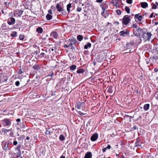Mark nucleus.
I'll return each instance as SVG.
<instances>
[{
	"label": "nucleus",
	"instance_id": "6e6552de",
	"mask_svg": "<svg viewBox=\"0 0 158 158\" xmlns=\"http://www.w3.org/2000/svg\"><path fill=\"white\" fill-rule=\"evenodd\" d=\"M134 42L133 41L128 43L125 46L126 50L131 48L133 46Z\"/></svg>",
	"mask_w": 158,
	"mask_h": 158
},
{
	"label": "nucleus",
	"instance_id": "680f3d73",
	"mask_svg": "<svg viewBox=\"0 0 158 158\" xmlns=\"http://www.w3.org/2000/svg\"><path fill=\"white\" fill-rule=\"evenodd\" d=\"M137 127L135 125H134L133 127V129L134 130H135L137 129Z\"/></svg>",
	"mask_w": 158,
	"mask_h": 158
},
{
	"label": "nucleus",
	"instance_id": "1a4fd4ad",
	"mask_svg": "<svg viewBox=\"0 0 158 158\" xmlns=\"http://www.w3.org/2000/svg\"><path fill=\"white\" fill-rule=\"evenodd\" d=\"M98 137V135L97 133H95L91 137L90 139L92 141L96 140Z\"/></svg>",
	"mask_w": 158,
	"mask_h": 158
},
{
	"label": "nucleus",
	"instance_id": "9b49d317",
	"mask_svg": "<svg viewBox=\"0 0 158 158\" xmlns=\"http://www.w3.org/2000/svg\"><path fill=\"white\" fill-rule=\"evenodd\" d=\"M69 40L71 42L69 44H71L70 47H72L73 46V44H74L77 42L76 39L74 38H72L71 39H69Z\"/></svg>",
	"mask_w": 158,
	"mask_h": 158
},
{
	"label": "nucleus",
	"instance_id": "4d7b16f0",
	"mask_svg": "<svg viewBox=\"0 0 158 158\" xmlns=\"http://www.w3.org/2000/svg\"><path fill=\"white\" fill-rule=\"evenodd\" d=\"M16 149H17V150L19 152V151H20V146L19 145V146H18L17 148Z\"/></svg>",
	"mask_w": 158,
	"mask_h": 158
},
{
	"label": "nucleus",
	"instance_id": "8fccbe9b",
	"mask_svg": "<svg viewBox=\"0 0 158 158\" xmlns=\"http://www.w3.org/2000/svg\"><path fill=\"white\" fill-rule=\"evenodd\" d=\"M157 8V6L156 4H154L152 7V9H156Z\"/></svg>",
	"mask_w": 158,
	"mask_h": 158
},
{
	"label": "nucleus",
	"instance_id": "a19ab883",
	"mask_svg": "<svg viewBox=\"0 0 158 158\" xmlns=\"http://www.w3.org/2000/svg\"><path fill=\"white\" fill-rule=\"evenodd\" d=\"M40 56L41 57H46V56L45 54V53L44 52H42L40 54V55L39 56Z\"/></svg>",
	"mask_w": 158,
	"mask_h": 158
},
{
	"label": "nucleus",
	"instance_id": "f3484780",
	"mask_svg": "<svg viewBox=\"0 0 158 158\" xmlns=\"http://www.w3.org/2000/svg\"><path fill=\"white\" fill-rule=\"evenodd\" d=\"M56 9H57L58 11L61 12L63 10V8L61 7L60 4H57L56 6Z\"/></svg>",
	"mask_w": 158,
	"mask_h": 158
},
{
	"label": "nucleus",
	"instance_id": "864d4df0",
	"mask_svg": "<svg viewBox=\"0 0 158 158\" xmlns=\"http://www.w3.org/2000/svg\"><path fill=\"white\" fill-rule=\"evenodd\" d=\"M81 10V7H78L77 10V11L80 12Z\"/></svg>",
	"mask_w": 158,
	"mask_h": 158
},
{
	"label": "nucleus",
	"instance_id": "f704fd0d",
	"mask_svg": "<svg viewBox=\"0 0 158 158\" xmlns=\"http://www.w3.org/2000/svg\"><path fill=\"white\" fill-rule=\"evenodd\" d=\"M77 68V66L74 65H73L70 66V69L71 70H74Z\"/></svg>",
	"mask_w": 158,
	"mask_h": 158
},
{
	"label": "nucleus",
	"instance_id": "4be33fe9",
	"mask_svg": "<svg viewBox=\"0 0 158 158\" xmlns=\"http://www.w3.org/2000/svg\"><path fill=\"white\" fill-rule=\"evenodd\" d=\"M33 68L35 70H39L40 69V67L38 64L34 65L33 66Z\"/></svg>",
	"mask_w": 158,
	"mask_h": 158
},
{
	"label": "nucleus",
	"instance_id": "58836bf2",
	"mask_svg": "<svg viewBox=\"0 0 158 158\" xmlns=\"http://www.w3.org/2000/svg\"><path fill=\"white\" fill-rule=\"evenodd\" d=\"M19 38L20 40H23L24 39V36L23 35L21 34L19 36Z\"/></svg>",
	"mask_w": 158,
	"mask_h": 158
},
{
	"label": "nucleus",
	"instance_id": "603ef678",
	"mask_svg": "<svg viewBox=\"0 0 158 158\" xmlns=\"http://www.w3.org/2000/svg\"><path fill=\"white\" fill-rule=\"evenodd\" d=\"M50 131H49L48 130H46V132H45L46 134L48 135L50 134Z\"/></svg>",
	"mask_w": 158,
	"mask_h": 158
},
{
	"label": "nucleus",
	"instance_id": "b1692460",
	"mask_svg": "<svg viewBox=\"0 0 158 158\" xmlns=\"http://www.w3.org/2000/svg\"><path fill=\"white\" fill-rule=\"evenodd\" d=\"M113 86L110 85L109 86L108 89V92L109 93H112L113 92Z\"/></svg>",
	"mask_w": 158,
	"mask_h": 158
},
{
	"label": "nucleus",
	"instance_id": "a878e982",
	"mask_svg": "<svg viewBox=\"0 0 158 158\" xmlns=\"http://www.w3.org/2000/svg\"><path fill=\"white\" fill-rule=\"evenodd\" d=\"M91 46V44L90 43H88L87 44L85 45L84 46V48L85 49H87L88 48H90Z\"/></svg>",
	"mask_w": 158,
	"mask_h": 158
},
{
	"label": "nucleus",
	"instance_id": "2eb2a0df",
	"mask_svg": "<svg viewBox=\"0 0 158 158\" xmlns=\"http://www.w3.org/2000/svg\"><path fill=\"white\" fill-rule=\"evenodd\" d=\"M92 153L90 152H88L85 154L84 158H92Z\"/></svg>",
	"mask_w": 158,
	"mask_h": 158
},
{
	"label": "nucleus",
	"instance_id": "5fc2aeb1",
	"mask_svg": "<svg viewBox=\"0 0 158 158\" xmlns=\"http://www.w3.org/2000/svg\"><path fill=\"white\" fill-rule=\"evenodd\" d=\"M21 156V152L19 151V152H18L17 154V157H19Z\"/></svg>",
	"mask_w": 158,
	"mask_h": 158
},
{
	"label": "nucleus",
	"instance_id": "c03bdc74",
	"mask_svg": "<svg viewBox=\"0 0 158 158\" xmlns=\"http://www.w3.org/2000/svg\"><path fill=\"white\" fill-rule=\"evenodd\" d=\"M126 2L130 4H131L132 2V0H127Z\"/></svg>",
	"mask_w": 158,
	"mask_h": 158
},
{
	"label": "nucleus",
	"instance_id": "37998d69",
	"mask_svg": "<svg viewBox=\"0 0 158 158\" xmlns=\"http://www.w3.org/2000/svg\"><path fill=\"white\" fill-rule=\"evenodd\" d=\"M15 84L17 86H18L20 85L19 81H16L15 82Z\"/></svg>",
	"mask_w": 158,
	"mask_h": 158
},
{
	"label": "nucleus",
	"instance_id": "6ab92c4d",
	"mask_svg": "<svg viewBox=\"0 0 158 158\" xmlns=\"http://www.w3.org/2000/svg\"><path fill=\"white\" fill-rule=\"evenodd\" d=\"M10 145L9 142H8L7 144H6L3 148V149L5 150V151L9 150V146Z\"/></svg>",
	"mask_w": 158,
	"mask_h": 158
},
{
	"label": "nucleus",
	"instance_id": "f257e3e1",
	"mask_svg": "<svg viewBox=\"0 0 158 158\" xmlns=\"http://www.w3.org/2000/svg\"><path fill=\"white\" fill-rule=\"evenodd\" d=\"M133 28V34L137 37L139 36L140 35V31H141L140 27L138 26L136 23L132 25V27Z\"/></svg>",
	"mask_w": 158,
	"mask_h": 158
},
{
	"label": "nucleus",
	"instance_id": "412c9836",
	"mask_svg": "<svg viewBox=\"0 0 158 158\" xmlns=\"http://www.w3.org/2000/svg\"><path fill=\"white\" fill-rule=\"evenodd\" d=\"M85 70L84 69L82 68H80L77 69V73H82L85 72Z\"/></svg>",
	"mask_w": 158,
	"mask_h": 158
},
{
	"label": "nucleus",
	"instance_id": "79ce46f5",
	"mask_svg": "<svg viewBox=\"0 0 158 158\" xmlns=\"http://www.w3.org/2000/svg\"><path fill=\"white\" fill-rule=\"evenodd\" d=\"M78 114L79 115H81V116L84 115H85L86 114L85 113H82V112H81L80 111H78Z\"/></svg>",
	"mask_w": 158,
	"mask_h": 158
},
{
	"label": "nucleus",
	"instance_id": "bf43d9fd",
	"mask_svg": "<svg viewBox=\"0 0 158 158\" xmlns=\"http://www.w3.org/2000/svg\"><path fill=\"white\" fill-rule=\"evenodd\" d=\"M11 129H10V136H14V133L11 131Z\"/></svg>",
	"mask_w": 158,
	"mask_h": 158
},
{
	"label": "nucleus",
	"instance_id": "052dcab7",
	"mask_svg": "<svg viewBox=\"0 0 158 158\" xmlns=\"http://www.w3.org/2000/svg\"><path fill=\"white\" fill-rule=\"evenodd\" d=\"M1 12L2 14H4V15L6 14V11H4V10H2Z\"/></svg>",
	"mask_w": 158,
	"mask_h": 158
},
{
	"label": "nucleus",
	"instance_id": "e433bc0d",
	"mask_svg": "<svg viewBox=\"0 0 158 158\" xmlns=\"http://www.w3.org/2000/svg\"><path fill=\"white\" fill-rule=\"evenodd\" d=\"M128 117H129V122H130L131 121V119L133 118V117L132 116H130L127 115H125L124 116V118H126Z\"/></svg>",
	"mask_w": 158,
	"mask_h": 158
},
{
	"label": "nucleus",
	"instance_id": "5701e85b",
	"mask_svg": "<svg viewBox=\"0 0 158 158\" xmlns=\"http://www.w3.org/2000/svg\"><path fill=\"white\" fill-rule=\"evenodd\" d=\"M23 11H22L21 10H19L15 12V13H16L18 14V16H20L23 13Z\"/></svg>",
	"mask_w": 158,
	"mask_h": 158
},
{
	"label": "nucleus",
	"instance_id": "f8f14e48",
	"mask_svg": "<svg viewBox=\"0 0 158 158\" xmlns=\"http://www.w3.org/2000/svg\"><path fill=\"white\" fill-rule=\"evenodd\" d=\"M84 102H78L77 103V108L78 109H79L80 108V107L81 106H84Z\"/></svg>",
	"mask_w": 158,
	"mask_h": 158
},
{
	"label": "nucleus",
	"instance_id": "ea45409f",
	"mask_svg": "<svg viewBox=\"0 0 158 158\" xmlns=\"http://www.w3.org/2000/svg\"><path fill=\"white\" fill-rule=\"evenodd\" d=\"M37 48L38 49L39 51H38L37 50L36 51H35L34 52V54H35L36 55H37L38 54V53L40 52V51H39V50H40L39 47L38 46H37Z\"/></svg>",
	"mask_w": 158,
	"mask_h": 158
},
{
	"label": "nucleus",
	"instance_id": "338daca9",
	"mask_svg": "<svg viewBox=\"0 0 158 158\" xmlns=\"http://www.w3.org/2000/svg\"><path fill=\"white\" fill-rule=\"evenodd\" d=\"M106 149H110L111 148V146L110 145H108L107 147L106 148Z\"/></svg>",
	"mask_w": 158,
	"mask_h": 158
},
{
	"label": "nucleus",
	"instance_id": "0eeeda50",
	"mask_svg": "<svg viewBox=\"0 0 158 158\" xmlns=\"http://www.w3.org/2000/svg\"><path fill=\"white\" fill-rule=\"evenodd\" d=\"M2 124L4 126H8L10 124V120L9 119L5 118L2 121Z\"/></svg>",
	"mask_w": 158,
	"mask_h": 158
},
{
	"label": "nucleus",
	"instance_id": "aec40b11",
	"mask_svg": "<svg viewBox=\"0 0 158 158\" xmlns=\"http://www.w3.org/2000/svg\"><path fill=\"white\" fill-rule=\"evenodd\" d=\"M43 29L41 27H39L36 28V32L39 34H41L43 31Z\"/></svg>",
	"mask_w": 158,
	"mask_h": 158
},
{
	"label": "nucleus",
	"instance_id": "ddd939ff",
	"mask_svg": "<svg viewBox=\"0 0 158 158\" xmlns=\"http://www.w3.org/2000/svg\"><path fill=\"white\" fill-rule=\"evenodd\" d=\"M50 35L53 37L55 39H57L59 36L57 33L55 31H52Z\"/></svg>",
	"mask_w": 158,
	"mask_h": 158
},
{
	"label": "nucleus",
	"instance_id": "4468645a",
	"mask_svg": "<svg viewBox=\"0 0 158 158\" xmlns=\"http://www.w3.org/2000/svg\"><path fill=\"white\" fill-rule=\"evenodd\" d=\"M142 18L143 17L142 15H139V14H137L135 15L134 18L135 19H138V21L140 22L142 21Z\"/></svg>",
	"mask_w": 158,
	"mask_h": 158
},
{
	"label": "nucleus",
	"instance_id": "6e6d98bb",
	"mask_svg": "<svg viewBox=\"0 0 158 158\" xmlns=\"http://www.w3.org/2000/svg\"><path fill=\"white\" fill-rule=\"evenodd\" d=\"M23 72H22L21 69H20L18 71V73L19 74H21Z\"/></svg>",
	"mask_w": 158,
	"mask_h": 158
},
{
	"label": "nucleus",
	"instance_id": "9d476101",
	"mask_svg": "<svg viewBox=\"0 0 158 158\" xmlns=\"http://www.w3.org/2000/svg\"><path fill=\"white\" fill-rule=\"evenodd\" d=\"M7 78L6 76H3L2 77L0 76V83H2L6 81Z\"/></svg>",
	"mask_w": 158,
	"mask_h": 158
},
{
	"label": "nucleus",
	"instance_id": "0e129e2a",
	"mask_svg": "<svg viewBox=\"0 0 158 158\" xmlns=\"http://www.w3.org/2000/svg\"><path fill=\"white\" fill-rule=\"evenodd\" d=\"M154 71L155 72H157L158 71V68H155L154 69Z\"/></svg>",
	"mask_w": 158,
	"mask_h": 158
},
{
	"label": "nucleus",
	"instance_id": "774afa93",
	"mask_svg": "<svg viewBox=\"0 0 158 158\" xmlns=\"http://www.w3.org/2000/svg\"><path fill=\"white\" fill-rule=\"evenodd\" d=\"M157 92L156 93V96H155V98L157 100H158V94H157Z\"/></svg>",
	"mask_w": 158,
	"mask_h": 158
},
{
	"label": "nucleus",
	"instance_id": "39448f33",
	"mask_svg": "<svg viewBox=\"0 0 158 158\" xmlns=\"http://www.w3.org/2000/svg\"><path fill=\"white\" fill-rule=\"evenodd\" d=\"M2 27L3 30H6L4 31L5 32H6L5 33V34H7L8 36L9 37V31H10L9 28L6 25V23H3L2 25Z\"/></svg>",
	"mask_w": 158,
	"mask_h": 158
},
{
	"label": "nucleus",
	"instance_id": "a18cd8bd",
	"mask_svg": "<svg viewBox=\"0 0 158 158\" xmlns=\"http://www.w3.org/2000/svg\"><path fill=\"white\" fill-rule=\"evenodd\" d=\"M116 12L117 14L118 15H120L121 14V11L119 10H117L116 11Z\"/></svg>",
	"mask_w": 158,
	"mask_h": 158
},
{
	"label": "nucleus",
	"instance_id": "f03ea898",
	"mask_svg": "<svg viewBox=\"0 0 158 158\" xmlns=\"http://www.w3.org/2000/svg\"><path fill=\"white\" fill-rule=\"evenodd\" d=\"M128 15L124 16L122 19V23L123 25H127L130 22L131 20L129 17H128ZM130 17L131 16H129Z\"/></svg>",
	"mask_w": 158,
	"mask_h": 158
},
{
	"label": "nucleus",
	"instance_id": "de8ad7c7",
	"mask_svg": "<svg viewBox=\"0 0 158 158\" xmlns=\"http://www.w3.org/2000/svg\"><path fill=\"white\" fill-rule=\"evenodd\" d=\"M71 44H69L68 45H67L66 44H64V48H69L71 46Z\"/></svg>",
	"mask_w": 158,
	"mask_h": 158
},
{
	"label": "nucleus",
	"instance_id": "09e8293b",
	"mask_svg": "<svg viewBox=\"0 0 158 158\" xmlns=\"http://www.w3.org/2000/svg\"><path fill=\"white\" fill-rule=\"evenodd\" d=\"M51 9L53 11H55L56 10V7H55L53 6H52L51 7Z\"/></svg>",
	"mask_w": 158,
	"mask_h": 158
},
{
	"label": "nucleus",
	"instance_id": "20e7f679",
	"mask_svg": "<svg viewBox=\"0 0 158 158\" xmlns=\"http://www.w3.org/2000/svg\"><path fill=\"white\" fill-rule=\"evenodd\" d=\"M129 34V31L127 29L121 31L119 33V35H120L123 37L126 36L128 35Z\"/></svg>",
	"mask_w": 158,
	"mask_h": 158
},
{
	"label": "nucleus",
	"instance_id": "49530a36",
	"mask_svg": "<svg viewBox=\"0 0 158 158\" xmlns=\"http://www.w3.org/2000/svg\"><path fill=\"white\" fill-rule=\"evenodd\" d=\"M25 137V136L24 135H22L19 138V139L20 140H22L24 139Z\"/></svg>",
	"mask_w": 158,
	"mask_h": 158
},
{
	"label": "nucleus",
	"instance_id": "3c124183",
	"mask_svg": "<svg viewBox=\"0 0 158 158\" xmlns=\"http://www.w3.org/2000/svg\"><path fill=\"white\" fill-rule=\"evenodd\" d=\"M62 14L64 15H66V11L64 10L63 9V10L61 11Z\"/></svg>",
	"mask_w": 158,
	"mask_h": 158
},
{
	"label": "nucleus",
	"instance_id": "393cba45",
	"mask_svg": "<svg viewBox=\"0 0 158 158\" xmlns=\"http://www.w3.org/2000/svg\"><path fill=\"white\" fill-rule=\"evenodd\" d=\"M149 106L150 105L148 104L144 105L143 106V109L146 111L149 108Z\"/></svg>",
	"mask_w": 158,
	"mask_h": 158
},
{
	"label": "nucleus",
	"instance_id": "69168bd1",
	"mask_svg": "<svg viewBox=\"0 0 158 158\" xmlns=\"http://www.w3.org/2000/svg\"><path fill=\"white\" fill-rule=\"evenodd\" d=\"M17 143L18 142L17 141H15L13 142V144L15 145H16L17 144Z\"/></svg>",
	"mask_w": 158,
	"mask_h": 158
},
{
	"label": "nucleus",
	"instance_id": "c85d7f7f",
	"mask_svg": "<svg viewBox=\"0 0 158 158\" xmlns=\"http://www.w3.org/2000/svg\"><path fill=\"white\" fill-rule=\"evenodd\" d=\"M52 16L50 14H48L46 15V18L48 20H50L52 19Z\"/></svg>",
	"mask_w": 158,
	"mask_h": 158
},
{
	"label": "nucleus",
	"instance_id": "473e14b6",
	"mask_svg": "<svg viewBox=\"0 0 158 158\" xmlns=\"http://www.w3.org/2000/svg\"><path fill=\"white\" fill-rule=\"evenodd\" d=\"M68 56H69V59L71 60H73L74 59V56H73L72 54H69Z\"/></svg>",
	"mask_w": 158,
	"mask_h": 158
},
{
	"label": "nucleus",
	"instance_id": "a211bd4d",
	"mask_svg": "<svg viewBox=\"0 0 158 158\" xmlns=\"http://www.w3.org/2000/svg\"><path fill=\"white\" fill-rule=\"evenodd\" d=\"M141 6L143 8H145L148 6V3L145 2H143L140 3Z\"/></svg>",
	"mask_w": 158,
	"mask_h": 158
},
{
	"label": "nucleus",
	"instance_id": "bb28decb",
	"mask_svg": "<svg viewBox=\"0 0 158 158\" xmlns=\"http://www.w3.org/2000/svg\"><path fill=\"white\" fill-rule=\"evenodd\" d=\"M71 3H69L67 6V10L68 13L70 12V8L71 7Z\"/></svg>",
	"mask_w": 158,
	"mask_h": 158
},
{
	"label": "nucleus",
	"instance_id": "c9c22d12",
	"mask_svg": "<svg viewBox=\"0 0 158 158\" xmlns=\"http://www.w3.org/2000/svg\"><path fill=\"white\" fill-rule=\"evenodd\" d=\"M125 10L128 14H129L130 13V9L128 6H125Z\"/></svg>",
	"mask_w": 158,
	"mask_h": 158
},
{
	"label": "nucleus",
	"instance_id": "423d86ee",
	"mask_svg": "<svg viewBox=\"0 0 158 158\" xmlns=\"http://www.w3.org/2000/svg\"><path fill=\"white\" fill-rule=\"evenodd\" d=\"M46 151L45 148L44 147H41L39 150L40 156H42V157L44 156L45 154Z\"/></svg>",
	"mask_w": 158,
	"mask_h": 158
},
{
	"label": "nucleus",
	"instance_id": "4c0bfd02",
	"mask_svg": "<svg viewBox=\"0 0 158 158\" xmlns=\"http://www.w3.org/2000/svg\"><path fill=\"white\" fill-rule=\"evenodd\" d=\"M10 130H7L3 128L2 130V132H4V133H6L8 132H9Z\"/></svg>",
	"mask_w": 158,
	"mask_h": 158
},
{
	"label": "nucleus",
	"instance_id": "c756f323",
	"mask_svg": "<svg viewBox=\"0 0 158 158\" xmlns=\"http://www.w3.org/2000/svg\"><path fill=\"white\" fill-rule=\"evenodd\" d=\"M77 40L80 41H81L83 39V36L82 35H78L77 36Z\"/></svg>",
	"mask_w": 158,
	"mask_h": 158
},
{
	"label": "nucleus",
	"instance_id": "72a5a7b5",
	"mask_svg": "<svg viewBox=\"0 0 158 158\" xmlns=\"http://www.w3.org/2000/svg\"><path fill=\"white\" fill-rule=\"evenodd\" d=\"M17 32L16 31H13V33L10 34V36L13 37H15L17 36Z\"/></svg>",
	"mask_w": 158,
	"mask_h": 158
},
{
	"label": "nucleus",
	"instance_id": "dca6fc26",
	"mask_svg": "<svg viewBox=\"0 0 158 158\" xmlns=\"http://www.w3.org/2000/svg\"><path fill=\"white\" fill-rule=\"evenodd\" d=\"M141 143H142L140 142V141L138 139H137L135 143V147H141Z\"/></svg>",
	"mask_w": 158,
	"mask_h": 158
},
{
	"label": "nucleus",
	"instance_id": "cd10ccee",
	"mask_svg": "<svg viewBox=\"0 0 158 158\" xmlns=\"http://www.w3.org/2000/svg\"><path fill=\"white\" fill-rule=\"evenodd\" d=\"M118 0H112L110 2V3L113 4L114 5H115L116 7V5L118 3Z\"/></svg>",
	"mask_w": 158,
	"mask_h": 158
},
{
	"label": "nucleus",
	"instance_id": "7c9ffc66",
	"mask_svg": "<svg viewBox=\"0 0 158 158\" xmlns=\"http://www.w3.org/2000/svg\"><path fill=\"white\" fill-rule=\"evenodd\" d=\"M59 139L61 141H64L65 139V138L64 136L63 135H60L59 137Z\"/></svg>",
	"mask_w": 158,
	"mask_h": 158
},
{
	"label": "nucleus",
	"instance_id": "2f4dec72",
	"mask_svg": "<svg viewBox=\"0 0 158 158\" xmlns=\"http://www.w3.org/2000/svg\"><path fill=\"white\" fill-rule=\"evenodd\" d=\"M15 23V19L13 17H10V25L14 24Z\"/></svg>",
	"mask_w": 158,
	"mask_h": 158
},
{
	"label": "nucleus",
	"instance_id": "13d9d810",
	"mask_svg": "<svg viewBox=\"0 0 158 158\" xmlns=\"http://www.w3.org/2000/svg\"><path fill=\"white\" fill-rule=\"evenodd\" d=\"M54 74L53 72H51L49 74V76H50L52 77V75H54Z\"/></svg>",
	"mask_w": 158,
	"mask_h": 158
},
{
	"label": "nucleus",
	"instance_id": "7ed1b4c3",
	"mask_svg": "<svg viewBox=\"0 0 158 158\" xmlns=\"http://www.w3.org/2000/svg\"><path fill=\"white\" fill-rule=\"evenodd\" d=\"M142 35L143 37L145 40L149 41L151 38L152 34L151 33L149 32H144L143 33Z\"/></svg>",
	"mask_w": 158,
	"mask_h": 158
},
{
	"label": "nucleus",
	"instance_id": "e2e57ef3",
	"mask_svg": "<svg viewBox=\"0 0 158 158\" xmlns=\"http://www.w3.org/2000/svg\"><path fill=\"white\" fill-rule=\"evenodd\" d=\"M102 1V0H96V2L98 3H101Z\"/></svg>",
	"mask_w": 158,
	"mask_h": 158
}]
</instances>
